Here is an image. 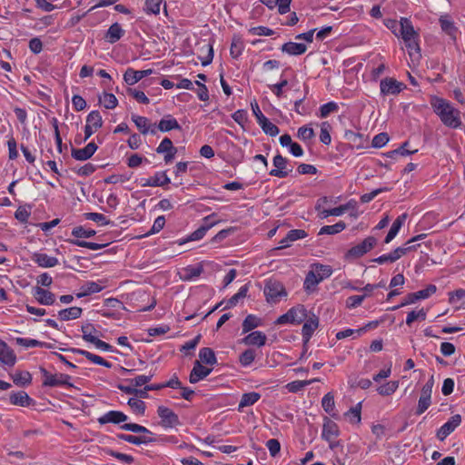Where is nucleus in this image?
Returning a JSON list of instances; mask_svg holds the SVG:
<instances>
[{
	"label": "nucleus",
	"instance_id": "nucleus-6",
	"mask_svg": "<svg viewBox=\"0 0 465 465\" xmlns=\"http://www.w3.org/2000/svg\"><path fill=\"white\" fill-rule=\"evenodd\" d=\"M220 219L218 218L216 213H212L210 215L205 216L202 220V224L199 226L197 230L193 232L192 233L188 234L187 241H200L202 240L205 235L206 232L213 228L214 225L220 223Z\"/></svg>",
	"mask_w": 465,
	"mask_h": 465
},
{
	"label": "nucleus",
	"instance_id": "nucleus-64",
	"mask_svg": "<svg viewBox=\"0 0 465 465\" xmlns=\"http://www.w3.org/2000/svg\"><path fill=\"white\" fill-rule=\"evenodd\" d=\"M368 297L367 293L363 295H352L346 299V307L348 309L357 308L361 304V302Z\"/></svg>",
	"mask_w": 465,
	"mask_h": 465
},
{
	"label": "nucleus",
	"instance_id": "nucleus-52",
	"mask_svg": "<svg viewBox=\"0 0 465 465\" xmlns=\"http://www.w3.org/2000/svg\"><path fill=\"white\" fill-rule=\"evenodd\" d=\"M154 376V373L150 371L148 375H138L133 379H125L124 381L130 383L135 388L141 387L142 385H147V383Z\"/></svg>",
	"mask_w": 465,
	"mask_h": 465
},
{
	"label": "nucleus",
	"instance_id": "nucleus-48",
	"mask_svg": "<svg viewBox=\"0 0 465 465\" xmlns=\"http://www.w3.org/2000/svg\"><path fill=\"white\" fill-rule=\"evenodd\" d=\"M248 290V284H244L243 286H242L239 289V291L227 301V304L224 309H230L232 307H234L238 303L239 300L243 299L247 296Z\"/></svg>",
	"mask_w": 465,
	"mask_h": 465
},
{
	"label": "nucleus",
	"instance_id": "nucleus-36",
	"mask_svg": "<svg viewBox=\"0 0 465 465\" xmlns=\"http://www.w3.org/2000/svg\"><path fill=\"white\" fill-rule=\"evenodd\" d=\"M321 282L316 272L309 271L305 276L303 282V289L306 292L310 293L316 290L317 285Z\"/></svg>",
	"mask_w": 465,
	"mask_h": 465
},
{
	"label": "nucleus",
	"instance_id": "nucleus-35",
	"mask_svg": "<svg viewBox=\"0 0 465 465\" xmlns=\"http://www.w3.org/2000/svg\"><path fill=\"white\" fill-rule=\"evenodd\" d=\"M260 399L261 394L259 392L252 391L243 393L238 405V411H241L243 408L253 405Z\"/></svg>",
	"mask_w": 465,
	"mask_h": 465
},
{
	"label": "nucleus",
	"instance_id": "nucleus-55",
	"mask_svg": "<svg viewBox=\"0 0 465 465\" xmlns=\"http://www.w3.org/2000/svg\"><path fill=\"white\" fill-rule=\"evenodd\" d=\"M83 216L84 217V219L92 220L101 226L107 225L111 223L109 219H107L104 214L99 213H84Z\"/></svg>",
	"mask_w": 465,
	"mask_h": 465
},
{
	"label": "nucleus",
	"instance_id": "nucleus-37",
	"mask_svg": "<svg viewBox=\"0 0 465 465\" xmlns=\"http://www.w3.org/2000/svg\"><path fill=\"white\" fill-rule=\"evenodd\" d=\"M82 312V308L74 306L59 311L58 316L61 321L75 320L80 318Z\"/></svg>",
	"mask_w": 465,
	"mask_h": 465
},
{
	"label": "nucleus",
	"instance_id": "nucleus-53",
	"mask_svg": "<svg viewBox=\"0 0 465 465\" xmlns=\"http://www.w3.org/2000/svg\"><path fill=\"white\" fill-rule=\"evenodd\" d=\"M256 352L253 349H247L242 351L239 356V362L242 366H250L255 360Z\"/></svg>",
	"mask_w": 465,
	"mask_h": 465
},
{
	"label": "nucleus",
	"instance_id": "nucleus-62",
	"mask_svg": "<svg viewBox=\"0 0 465 465\" xmlns=\"http://www.w3.org/2000/svg\"><path fill=\"white\" fill-rule=\"evenodd\" d=\"M339 109L335 102H329L320 107V117L326 118L331 113L337 112Z\"/></svg>",
	"mask_w": 465,
	"mask_h": 465
},
{
	"label": "nucleus",
	"instance_id": "nucleus-8",
	"mask_svg": "<svg viewBox=\"0 0 465 465\" xmlns=\"http://www.w3.org/2000/svg\"><path fill=\"white\" fill-rule=\"evenodd\" d=\"M157 415L161 419L160 425L163 428H174L181 425L178 415L168 407L158 406Z\"/></svg>",
	"mask_w": 465,
	"mask_h": 465
},
{
	"label": "nucleus",
	"instance_id": "nucleus-51",
	"mask_svg": "<svg viewBox=\"0 0 465 465\" xmlns=\"http://www.w3.org/2000/svg\"><path fill=\"white\" fill-rule=\"evenodd\" d=\"M117 438L134 445L148 444L151 441L150 440H146L144 437L142 436H134L131 434L123 433L117 434Z\"/></svg>",
	"mask_w": 465,
	"mask_h": 465
},
{
	"label": "nucleus",
	"instance_id": "nucleus-32",
	"mask_svg": "<svg viewBox=\"0 0 465 465\" xmlns=\"http://www.w3.org/2000/svg\"><path fill=\"white\" fill-rule=\"evenodd\" d=\"M104 289L103 286L99 285L95 282H86L80 287V292H77L75 296L77 298H83L93 293L100 292Z\"/></svg>",
	"mask_w": 465,
	"mask_h": 465
},
{
	"label": "nucleus",
	"instance_id": "nucleus-16",
	"mask_svg": "<svg viewBox=\"0 0 465 465\" xmlns=\"http://www.w3.org/2000/svg\"><path fill=\"white\" fill-rule=\"evenodd\" d=\"M128 420L127 415L120 411H109L97 419L100 425L107 423L121 424Z\"/></svg>",
	"mask_w": 465,
	"mask_h": 465
},
{
	"label": "nucleus",
	"instance_id": "nucleus-44",
	"mask_svg": "<svg viewBox=\"0 0 465 465\" xmlns=\"http://www.w3.org/2000/svg\"><path fill=\"white\" fill-rule=\"evenodd\" d=\"M81 330L83 332L82 337L87 342L93 343L92 339L98 338L99 331L95 329V327L92 323L86 322V323L83 324Z\"/></svg>",
	"mask_w": 465,
	"mask_h": 465
},
{
	"label": "nucleus",
	"instance_id": "nucleus-27",
	"mask_svg": "<svg viewBox=\"0 0 465 465\" xmlns=\"http://www.w3.org/2000/svg\"><path fill=\"white\" fill-rule=\"evenodd\" d=\"M437 291V287L434 284H429L425 289L418 291L416 292H410L407 294L409 302L415 303L419 300L428 299L430 296L434 294Z\"/></svg>",
	"mask_w": 465,
	"mask_h": 465
},
{
	"label": "nucleus",
	"instance_id": "nucleus-28",
	"mask_svg": "<svg viewBox=\"0 0 465 465\" xmlns=\"http://www.w3.org/2000/svg\"><path fill=\"white\" fill-rule=\"evenodd\" d=\"M291 312L292 316H290L292 324H301L307 318V310L304 305L299 304L297 306L292 307L288 310Z\"/></svg>",
	"mask_w": 465,
	"mask_h": 465
},
{
	"label": "nucleus",
	"instance_id": "nucleus-7",
	"mask_svg": "<svg viewBox=\"0 0 465 465\" xmlns=\"http://www.w3.org/2000/svg\"><path fill=\"white\" fill-rule=\"evenodd\" d=\"M264 294L269 302H277L282 297L287 296V292L282 282L270 280L265 284Z\"/></svg>",
	"mask_w": 465,
	"mask_h": 465
},
{
	"label": "nucleus",
	"instance_id": "nucleus-17",
	"mask_svg": "<svg viewBox=\"0 0 465 465\" xmlns=\"http://www.w3.org/2000/svg\"><path fill=\"white\" fill-rule=\"evenodd\" d=\"M62 351H68L75 354L83 355L87 360L92 361L93 363H95L97 365L104 366L105 368H112V363L105 361L104 358H102L99 355L94 354L88 351L78 349V348H68V349H62Z\"/></svg>",
	"mask_w": 465,
	"mask_h": 465
},
{
	"label": "nucleus",
	"instance_id": "nucleus-56",
	"mask_svg": "<svg viewBox=\"0 0 465 465\" xmlns=\"http://www.w3.org/2000/svg\"><path fill=\"white\" fill-rule=\"evenodd\" d=\"M104 452L107 455L112 456V457L119 460L120 461H123V462L127 463V464H132L134 461V459L133 456L128 455V454H124V453H121V452L113 450L111 449L104 450Z\"/></svg>",
	"mask_w": 465,
	"mask_h": 465
},
{
	"label": "nucleus",
	"instance_id": "nucleus-24",
	"mask_svg": "<svg viewBox=\"0 0 465 465\" xmlns=\"http://www.w3.org/2000/svg\"><path fill=\"white\" fill-rule=\"evenodd\" d=\"M181 129L182 127L179 124L178 121L171 114H167L164 117H163L156 126V130H159L163 133Z\"/></svg>",
	"mask_w": 465,
	"mask_h": 465
},
{
	"label": "nucleus",
	"instance_id": "nucleus-58",
	"mask_svg": "<svg viewBox=\"0 0 465 465\" xmlns=\"http://www.w3.org/2000/svg\"><path fill=\"white\" fill-rule=\"evenodd\" d=\"M243 50V43L239 38H233L231 47H230V54L232 58L237 59L242 53Z\"/></svg>",
	"mask_w": 465,
	"mask_h": 465
},
{
	"label": "nucleus",
	"instance_id": "nucleus-34",
	"mask_svg": "<svg viewBox=\"0 0 465 465\" xmlns=\"http://www.w3.org/2000/svg\"><path fill=\"white\" fill-rule=\"evenodd\" d=\"M321 206L322 205H316V210L319 212V215L321 218H327L330 215L340 216L350 207H352V210L355 207V205H339L338 207L335 208L321 210Z\"/></svg>",
	"mask_w": 465,
	"mask_h": 465
},
{
	"label": "nucleus",
	"instance_id": "nucleus-45",
	"mask_svg": "<svg viewBox=\"0 0 465 465\" xmlns=\"http://www.w3.org/2000/svg\"><path fill=\"white\" fill-rule=\"evenodd\" d=\"M128 406L134 413L143 416L146 410V403L137 398H130L127 401Z\"/></svg>",
	"mask_w": 465,
	"mask_h": 465
},
{
	"label": "nucleus",
	"instance_id": "nucleus-40",
	"mask_svg": "<svg viewBox=\"0 0 465 465\" xmlns=\"http://www.w3.org/2000/svg\"><path fill=\"white\" fill-rule=\"evenodd\" d=\"M200 361L205 364L214 365L217 363V358L214 351L209 347H203L199 351Z\"/></svg>",
	"mask_w": 465,
	"mask_h": 465
},
{
	"label": "nucleus",
	"instance_id": "nucleus-60",
	"mask_svg": "<svg viewBox=\"0 0 465 465\" xmlns=\"http://www.w3.org/2000/svg\"><path fill=\"white\" fill-rule=\"evenodd\" d=\"M127 94L133 96L140 104H148L150 103L149 98L145 95V94L143 91L128 87Z\"/></svg>",
	"mask_w": 465,
	"mask_h": 465
},
{
	"label": "nucleus",
	"instance_id": "nucleus-41",
	"mask_svg": "<svg viewBox=\"0 0 465 465\" xmlns=\"http://www.w3.org/2000/svg\"><path fill=\"white\" fill-rule=\"evenodd\" d=\"M262 325V319L253 314H248L242 322V332L246 333Z\"/></svg>",
	"mask_w": 465,
	"mask_h": 465
},
{
	"label": "nucleus",
	"instance_id": "nucleus-50",
	"mask_svg": "<svg viewBox=\"0 0 465 465\" xmlns=\"http://www.w3.org/2000/svg\"><path fill=\"white\" fill-rule=\"evenodd\" d=\"M399 388V381H388L377 388V391L381 396H390Z\"/></svg>",
	"mask_w": 465,
	"mask_h": 465
},
{
	"label": "nucleus",
	"instance_id": "nucleus-47",
	"mask_svg": "<svg viewBox=\"0 0 465 465\" xmlns=\"http://www.w3.org/2000/svg\"><path fill=\"white\" fill-rule=\"evenodd\" d=\"M86 124L98 130L103 126V119L99 111H91L86 117Z\"/></svg>",
	"mask_w": 465,
	"mask_h": 465
},
{
	"label": "nucleus",
	"instance_id": "nucleus-25",
	"mask_svg": "<svg viewBox=\"0 0 465 465\" xmlns=\"http://www.w3.org/2000/svg\"><path fill=\"white\" fill-rule=\"evenodd\" d=\"M32 260L40 267L51 268L58 264V259L43 252H35Z\"/></svg>",
	"mask_w": 465,
	"mask_h": 465
},
{
	"label": "nucleus",
	"instance_id": "nucleus-43",
	"mask_svg": "<svg viewBox=\"0 0 465 465\" xmlns=\"http://www.w3.org/2000/svg\"><path fill=\"white\" fill-rule=\"evenodd\" d=\"M170 182V178L166 175L165 172H158L148 179L146 184L149 186H164L169 184Z\"/></svg>",
	"mask_w": 465,
	"mask_h": 465
},
{
	"label": "nucleus",
	"instance_id": "nucleus-30",
	"mask_svg": "<svg viewBox=\"0 0 465 465\" xmlns=\"http://www.w3.org/2000/svg\"><path fill=\"white\" fill-rule=\"evenodd\" d=\"M266 335L260 331H254L249 333L242 339V342L246 345H257L258 347H262L266 342Z\"/></svg>",
	"mask_w": 465,
	"mask_h": 465
},
{
	"label": "nucleus",
	"instance_id": "nucleus-2",
	"mask_svg": "<svg viewBox=\"0 0 465 465\" xmlns=\"http://www.w3.org/2000/svg\"><path fill=\"white\" fill-rule=\"evenodd\" d=\"M72 236L75 239H67L66 242L78 247L87 248L93 251L101 250L109 245V242H86L82 239L91 238L96 234V232L90 228H84V226H75L72 229Z\"/></svg>",
	"mask_w": 465,
	"mask_h": 465
},
{
	"label": "nucleus",
	"instance_id": "nucleus-9",
	"mask_svg": "<svg viewBox=\"0 0 465 465\" xmlns=\"http://www.w3.org/2000/svg\"><path fill=\"white\" fill-rule=\"evenodd\" d=\"M339 435H340V430H339L338 425L333 420H331L330 418L324 417L322 438V440L329 442L331 449H333L334 447L339 445L338 441H337V444H334L332 442V440L337 438Z\"/></svg>",
	"mask_w": 465,
	"mask_h": 465
},
{
	"label": "nucleus",
	"instance_id": "nucleus-4",
	"mask_svg": "<svg viewBox=\"0 0 465 465\" xmlns=\"http://www.w3.org/2000/svg\"><path fill=\"white\" fill-rule=\"evenodd\" d=\"M40 372L44 377L42 385L44 387H60L65 386L73 388L74 385L70 382L71 376L64 373L52 374L44 367H40Z\"/></svg>",
	"mask_w": 465,
	"mask_h": 465
},
{
	"label": "nucleus",
	"instance_id": "nucleus-23",
	"mask_svg": "<svg viewBox=\"0 0 465 465\" xmlns=\"http://www.w3.org/2000/svg\"><path fill=\"white\" fill-rule=\"evenodd\" d=\"M212 371V369L203 367L199 361L194 362V366L189 375V381L191 383H196L201 380L206 378Z\"/></svg>",
	"mask_w": 465,
	"mask_h": 465
},
{
	"label": "nucleus",
	"instance_id": "nucleus-49",
	"mask_svg": "<svg viewBox=\"0 0 465 465\" xmlns=\"http://www.w3.org/2000/svg\"><path fill=\"white\" fill-rule=\"evenodd\" d=\"M258 124L262 130L272 137L276 136L280 133L278 126L272 124L267 117L262 119Z\"/></svg>",
	"mask_w": 465,
	"mask_h": 465
},
{
	"label": "nucleus",
	"instance_id": "nucleus-20",
	"mask_svg": "<svg viewBox=\"0 0 465 465\" xmlns=\"http://www.w3.org/2000/svg\"><path fill=\"white\" fill-rule=\"evenodd\" d=\"M33 295L42 305H53L55 302V295L52 292L39 286L34 288Z\"/></svg>",
	"mask_w": 465,
	"mask_h": 465
},
{
	"label": "nucleus",
	"instance_id": "nucleus-57",
	"mask_svg": "<svg viewBox=\"0 0 465 465\" xmlns=\"http://www.w3.org/2000/svg\"><path fill=\"white\" fill-rule=\"evenodd\" d=\"M32 205H19L15 211V217L21 223H26L31 213Z\"/></svg>",
	"mask_w": 465,
	"mask_h": 465
},
{
	"label": "nucleus",
	"instance_id": "nucleus-29",
	"mask_svg": "<svg viewBox=\"0 0 465 465\" xmlns=\"http://www.w3.org/2000/svg\"><path fill=\"white\" fill-rule=\"evenodd\" d=\"M306 50L307 46L305 44L295 42H287L281 47V51L288 54L289 55H301L304 54Z\"/></svg>",
	"mask_w": 465,
	"mask_h": 465
},
{
	"label": "nucleus",
	"instance_id": "nucleus-63",
	"mask_svg": "<svg viewBox=\"0 0 465 465\" xmlns=\"http://www.w3.org/2000/svg\"><path fill=\"white\" fill-rule=\"evenodd\" d=\"M164 224H165L164 216L163 215L158 216L154 220L151 230L148 232H146L145 234H143L142 237H146V236L159 232L164 227Z\"/></svg>",
	"mask_w": 465,
	"mask_h": 465
},
{
	"label": "nucleus",
	"instance_id": "nucleus-14",
	"mask_svg": "<svg viewBox=\"0 0 465 465\" xmlns=\"http://www.w3.org/2000/svg\"><path fill=\"white\" fill-rule=\"evenodd\" d=\"M177 151V148L173 146L172 140L168 137L163 138L156 148L157 153L164 154V162L166 163H171L174 159Z\"/></svg>",
	"mask_w": 465,
	"mask_h": 465
},
{
	"label": "nucleus",
	"instance_id": "nucleus-15",
	"mask_svg": "<svg viewBox=\"0 0 465 465\" xmlns=\"http://www.w3.org/2000/svg\"><path fill=\"white\" fill-rule=\"evenodd\" d=\"M98 149V146L95 143L91 142L88 144H86L84 148H72L71 150V155L74 159L77 161H86L90 159L96 150Z\"/></svg>",
	"mask_w": 465,
	"mask_h": 465
},
{
	"label": "nucleus",
	"instance_id": "nucleus-39",
	"mask_svg": "<svg viewBox=\"0 0 465 465\" xmlns=\"http://www.w3.org/2000/svg\"><path fill=\"white\" fill-rule=\"evenodd\" d=\"M13 381L15 385L25 387L32 383V375L29 371H17L12 375Z\"/></svg>",
	"mask_w": 465,
	"mask_h": 465
},
{
	"label": "nucleus",
	"instance_id": "nucleus-12",
	"mask_svg": "<svg viewBox=\"0 0 465 465\" xmlns=\"http://www.w3.org/2000/svg\"><path fill=\"white\" fill-rule=\"evenodd\" d=\"M273 165L275 169L270 171L269 174L271 176L285 178L292 171V168H287L288 160L280 153L273 157Z\"/></svg>",
	"mask_w": 465,
	"mask_h": 465
},
{
	"label": "nucleus",
	"instance_id": "nucleus-22",
	"mask_svg": "<svg viewBox=\"0 0 465 465\" xmlns=\"http://www.w3.org/2000/svg\"><path fill=\"white\" fill-rule=\"evenodd\" d=\"M132 120L143 134H147L148 133L151 134H156V125L151 124L146 117L134 114L132 115Z\"/></svg>",
	"mask_w": 465,
	"mask_h": 465
},
{
	"label": "nucleus",
	"instance_id": "nucleus-38",
	"mask_svg": "<svg viewBox=\"0 0 465 465\" xmlns=\"http://www.w3.org/2000/svg\"><path fill=\"white\" fill-rule=\"evenodd\" d=\"M322 406L325 412L330 414L333 418H337L338 415L334 412L335 402L334 395L331 391L326 393L322 399Z\"/></svg>",
	"mask_w": 465,
	"mask_h": 465
},
{
	"label": "nucleus",
	"instance_id": "nucleus-42",
	"mask_svg": "<svg viewBox=\"0 0 465 465\" xmlns=\"http://www.w3.org/2000/svg\"><path fill=\"white\" fill-rule=\"evenodd\" d=\"M312 271L316 272V275L319 280L322 282L324 279L329 278L332 273V268L330 265H325L322 263H313L312 265Z\"/></svg>",
	"mask_w": 465,
	"mask_h": 465
},
{
	"label": "nucleus",
	"instance_id": "nucleus-21",
	"mask_svg": "<svg viewBox=\"0 0 465 465\" xmlns=\"http://www.w3.org/2000/svg\"><path fill=\"white\" fill-rule=\"evenodd\" d=\"M9 401L11 404L20 407H29L35 404V401L24 391L12 392Z\"/></svg>",
	"mask_w": 465,
	"mask_h": 465
},
{
	"label": "nucleus",
	"instance_id": "nucleus-31",
	"mask_svg": "<svg viewBox=\"0 0 465 465\" xmlns=\"http://www.w3.org/2000/svg\"><path fill=\"white\" fill-rule=\"evenodd\" d=\"M124 35V30L118 23H114L107 30L104 38L111 44L119 41Z\"/></svg>",
	"mask_w": 465,
	"mask_h": 465
},
{
	"label": "nucleus",
	"instance_id": "nucleus-18",
	"mask_svg": "<svg viewBox=\"0 0 465 465\" xmlns=\"http://www.w3.org/2000/svg\"><path fill=\"white\" fill-rule=\"evenodd\" d=\"M0 362L4 365L13 367L16 362V355L8 344L0 339Z\"/></svg>",
	"mask_w": 465,
	"mask_h": 465
},
{
	"label": "nucleus",
	"instance_id": "nucleus-26",
	"mask_svg": "<svg viewBox=\"0 0 465 465\" xmlns=\"http://www.w3.org/2000/svg\"><path fill=\"white\" fill-rule=\"evenodd\" d=\"M441 30L446 33L450 38L455 41L457 38L458 28L455 26L453 21L449 15H440L439 19Z\"/></svg>",
	"mask_w": 465,
	"mask_h": 465
},
{
	"label": "nucleus",
	"instance_id": "nucleus-1",
	"mask_svg": "<svg viewBox=\"0 0 465 465\" xmlns=\"http://www.w3.org/2000/svg\"><path fill=\"white\" fill-rule=\"evenodd\" d=\"M434 112L440 116L441 122L448 127L458 128L461 122L460 111L455 109L450 103L442 98H434L431 102Z\"/></svg>",
	"mask_w": 465,
	"mask_h": 465
},
{
	"label": "nucleus",
	"instance_id": "nucleus-54",
	"mask_svg": "<svg viewBox=\"0 0 465 465\" xmlns=\"http://www.w3.org/2000/svg\"><path fill=\"white\" fill-rule=\"evenodd\" d=\"M316 381H320V380L315 378L310 381H295L288 383L286 387L290 392L296 393L302 390L305 386Z\"/></svg>",
	"mask_w": 465,
	"mask_h": 465
},
{
	"label": "nucleus",
	"instance_id": "nucleus-3",
	"mask_svg": "<svg viewBox=\"0 0 465 465\" xmlns=\"http://www.w3.org/2000/svg\"><path fill=\"white\" fill-rule=\"evenodd\" d=\"M399 35L401 36L408 49L420 50L419 45L416 40L419 35L414 30L413 25L409 18H401Z\"/></svg>",
	"mask_w": 465,
	"mask_h": 465
},
{
	"label": "nucleus",
	"instance_id": "nucleus-11",
	"mask_svg": "<svg viewBox=\"0 0 465 465\" xmlns=\"http://www.w3.org/2000/svg\"><path fill=\"white\" fill-rule=\"evenodd\" d=\"M405 87L406 85L403 83L399 82L392 77H386L380 83L381 93L383 95L398 94Z\"/></svg>",
	"mask_w": 465,
	"mask_h": 465
},
{
	"label": "nucleus",
	"instance_id": "nucleus-46",
	"mask_svg": "<svg viewBox=\"0 0 465 465\" xmlns=\"http://www.w3.org/2000/svg\"><path fill=\"white\" fill-rule=\"evenodd\" d=\"M346 228V223L340 221L332 225H324L320 229L319 234L333 235L342 232Z\"/></svg>",
	"mask_w": 465,
	"mask_h": 465
},
{
	"label": "nucleus",
	"instance_id": "nucleus-19",
	"mask_svg": "<svg viewBox=\"0 0 465 465\" xmlns=\"http://www.w3.org/2000/svg\"><path fill=\"white\" fill-rule=\"evenodd\" d=\"M304 322L302 329V341L308 343L314 331L319 326V318L315 314H312L309 319L306 318Z\"/></svg>",
	"mask_w": 465,
	"mask_h": 465
},
{
	"label": "nucleus",
	"instance_id": "nucleus-13",
	"mask_svg": "<svg viewBox=\"0 0 465 465\" xmlns=\"http://www.w3.org/2000/svg\"><path fill=\"white\" fill-rule=\"evenodd\" d=\"M153 72V69L134 70V68L129 67L124 74V81L128 85H134L143 77L151 75Z\"/></svg>",
	"mask_w": 465,
	"mask_h": 465
},
{
	"label": "nucleus",
	"instance_id": "nucleus-10",
	"mask_svg": "<svg viewBox=\"0 0 465 465\" xmlns=\"http://www.w3.org/2000/svg\"><path fill=\"white\" fill-rule=\"evenodd\" d=\"M461 423V416L455 414L450 418L436 432V437L439 440L443 441L450 433H452L457 427Z\"/></svg>",
	"mask_w": 465,
	"mask_h": 465
},
{
	"label": "nucleus",
	"instance_id": "nucleus-5",
	"mask_svg": "<svg viewBox=\"0 0 465 465\" xmlns=\"http://www.w3.org/2000/svg\"><path fill=\"white\" fill-rule=\"evenodd\" d=\"M377 244V239L374 236L365 238L361 242L356 244L347 251L345 259L354 260L362 257Z\"/></svg>",
	"mask_w": 465,
	"mask_h": 465
},
{
	"label": "nucleus",
	"instance_id": "nucleus-61",
	"mask_svg": "<svg viewBox=\"0 0 465 465\" xmlns=\"http://www.w3.org/2000/svg\"><path fill=\"white\" fill-rule=\"evenodd\" d=\"M331 124L328 122H323L321 125L320 141L328 145L331 143V137L330 134Z\"/></svg>",
	"mask_w": 465,
	"mask_h": 465
},
{
	"label": "nucleus",
	"instance_id": "nucleus-33",
	"mask_svg": "<svg viewBox=\"0 0 465 465\" xmlns=\"http://www.w3.org/2000/svg\"><path fill=\"white\" fill-rule=\"evenodd\" d=\"M203 272V265L202 262L197 265H189L183 269V274L181 279L183 281H192L199 277Z\"/></svg>",
	"mask_w": 465,
	"mask_h": 465
},
{
	"label": "nucleus",
	"instance_id": "nucleus-59",
	"mask_svg": "<svg viewBox=\"0 0 465 465\" xmlns=\"http://www.w3.org/2000/svg\"><path fill=\"white\" fill-rule=\"evenodd\" d=\"M163 0H146L144 5V11L147 14L158 15Z\"/></svg>",
	"mask_w": 465,
	"mask_h": 465
}]
</instances>
